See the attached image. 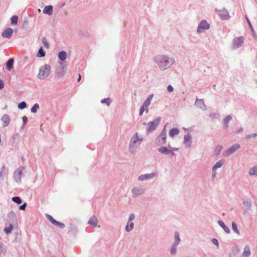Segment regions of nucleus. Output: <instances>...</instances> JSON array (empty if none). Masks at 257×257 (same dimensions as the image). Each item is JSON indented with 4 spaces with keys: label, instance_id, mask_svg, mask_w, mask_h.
<instances>
[{
    "label": "nucleus",
    "instance_id": "f257e3e1",
    "mask_svg": "<svg viewBox=\"0 0 257 257\" xmlns=\"http://www.w3.org/2000/svg\"><path fill=\"white\" fill-rule=\"evenodd\" d=\"M158 68L165 71L170 68L175 63V58L167 54H159L155 56L153 59Z\"/></svg>",
    "mask_w": 257,
    "mask_h": 257
},
{
    "label": "nucleus",
    "instance_id": "f03ea898",
    "mask_svg": "<svg viewBox=\"0 0 257 257\" xmlns=\"http://www.w3.org/2000/svg\"><path fill=\"white\" fill-rule=\"evenodd\" d=\"M143 141L142 136H139L138 133H135L133 135L130 141L128 151L131 154H135L137 152V149L142 144Z\"/></svg>",
    "mask_w": 257,
    "mask_h": 257
},
{
    "label": "nucleus",
    "instance_id": "7ed1b4c3",
    "mask_svg": "<svg viewBox=\"0 0 257 257\" xmlns=\"http://www.w3.org/2000/svg\"><path fill=\"white\" fill-rule=\"evenodd\" d=\"M50 72V66L48 64H45L40 68L37 77L40 80L46 79L49 76Z\"/></svg>",
    "mask_w": 257,
    "mask_h": 257
},
{
    "label": "nucleus",
    "instance_id": "20e7f679",
    "mask_svg": "<svg viewBox=\"0 0 257 257\" xmlns=\"http://www.w3.org/2000/svg\"><path fill=\"white\" fill-rule=\"evenodd\" d=\"M161 117L160 116L157 117L153 121H150L148 123V128H147V132L150 134L154 132L159 125L161 121Z\"/></svg>",
    "mask_w": 257,
    "mask_h": 257
},
{
    "label": "nucleus",
    "instance_id": "39448f33",
    "mask_svg": "<svg viewBox=\"0 0 257 257\" xmlns=\"http://www.w3.org/2000/svg\"><path fill=\"white\" fill-rule=\"evenodd\" d=\"M167 140V132L166 126L162 130L160 134L156 138L155 142L158 146L163 145Z\"/></svg>",
    "mask_w": 257,
    "mask_h": 257
},
{
    "label": "nucleus",
    "instance_id": "423d86ee",
    "mask_svg": "<svg viewBox=\"0 0 257 257\" xmlns=\"http://www.w3.org/2000/svg\"><path fill=\"white\" fill-rule=\"evenodd\" d=\"M240 148V146L239 144L236 143L232 145L231 147L226 150L223 153V155L224 157H227L231 155L234 153L237 150Z\"/></svg>",
    "mask_w": 257,
    "mask_h": 257
},
{
    "label": "nucleus",
    "instance_id": "0eeeda50",
    "mask_svg": "<svg viewBox=\"0 0 257 257\" xmlns=\"http://www.w3.org/2000/svg\"><path fill=\"white\" fill-rule=\"evenodd\" d=\"M210 28V24L205 20H202L198 24L197 33L201 34L204 32L205 30H207Z\"/></svg>",
    "mask_w": 257,
    "mask_h": 257
},
{
    "label": "nucleus",
    "instance_id": "6e6552de",
    "mask_svg": "<svg viewBox=\"0 0 257 257\" xmlns=\"http://www.w3.org/2000/svg\"><path fill=\"white\" fill-rule=\"evenodd\" d=\"M244 41L243 36L236 37L232 40V47L233 49H236L241 47Z\"/></svg>",
    "mask_w": 257,
    "mask_h": 257
},
{
    "label": "nucleus",
    "instance_id": "1a4fd4ad",
    "mask_svg": "<svg viewBox=\"0 0 257 257\" xmlns=\"http://www.w3.org/2000/svg\"><path fill=\"white\" fill-rule=\"evenodd\" d=\"M215 11L217 13L220 19L222 20H229L230 16L228 11L225 9H215Z\"/></svg>",
    "mask_w": 257,
    "mask_h": 257
},
{
    "label": "nucleus",
    "instance_id": "9d476101",
    "mask_svg": "<svg viewBox=\"0 0 257 257\" xmlns=\"http://www.w3.org/2000/svg\"><path fill=\"white\" fill-rule=\"evenodd\" d=\"M132 197L133 198H137L144 194L145 192V189L140 186H136L132 189Z\"/></svg>",
    "mask_w": 257,
    "mask_h": 257
},
{
    "label": "nucleus",
    "instance_id": "9b49d317",
    "mask_svg": "<svg viewBox=\"0 0 257 257\" xmlns=\"http://www.w3.org/2000/svg\"><path fill=\"white\" fill-rule=\"evenodd\" d=\"M60 67L56 70V74L59 77H62L66 73L67 66L66 65H64L62 62L60 63Z\"/></svg>",
    "mask_w": 257,
    "mask_h": 257
},
{
    "label": "nucleus",
    "instance_id": "f8f14e48",
    "mask_svg": "<svg viewBox=\"0 0 257 257\" xmlns=\"http://www.w3.org/2000/svg\"><path fill=\"white\" fill-rule=\"evenodd\" d=\"M225 163V160L224 159H221L219 161L217 162L212 167V177H214L216 175V170L222 167L223 164Z\"/></svg>",
    "mask_w": 257,
    "mask_h": 257
},
{
    "label": "nucleus",
    "instance_id": "ddd939ff",
    "mask_svg": "<svg viewBox=\"0 0 257 257\" xmlns=\"http://www.w3.org/2000/svg\"><path fill=\"white\" fill-rule=\"evenodd\" d=\"M192 136L189 134L188 133L184 136V144L186 147L190 148L192 144Z\"/></svg>",
    "mask_w": 257,
    "mask_h": 257
},
{
    "label": "nucleus",
    "instance_id": "4468645a",
    "mask_svg": "<svg viewBox=\"0 0 257 257\" xmlns=\"http://www.w3.org/2000/svg\"><path fill=\"white\" fill-rule=\"evenodd\" d=\"M158 151L162 154L166 155H174V153L173 152V150H170L166 147H161L158 149Z\"/></svg>",
    "mask_w": 257,
    "mask_h": 257
},
{
    "label": "nucleus",
    "instance_id": "2eb2a0df",
    "mask_svg": "<svg viewBox=\"0 0 257 257\" xmlns=\"http://www.w3.org/2000/svg\"><path fill=\"white\" fill-rule=\"evenodd\" d=\"M13 32V30L12 28H7L2 33V36L3 38L10 39L12 37Z\"/></svg>",
    "mask_w": 257,
    "mask_h": 257
},
{
    "label": "nucleus",
    "instance_id": "dca6fc26",
    "mask_svg": "<svg viewBox=\"0 0 257 257\" xmlns=\"http://www.w3.org/2000/svg\"><path fill=\"white\" fill-rule=\"evenodd\" d=\"M195 105L197 106V107L200 108L201 109L205 111L207 109V107L206 105H205L203 99H199L198 98H196L195 102Z\"/></svg>",
    "mask_w": 257,
    "mask_h": 257
},
{
    "label": "nucleus",
    "instance_id": "f3484780",
    "mask_svg": "<svg viewBox=\"0 0 257 257\" xmlns=\"http://www.w3.org/2000/svg\"><path fill=\"white\" fill-rule=\"evenodd\" d=\"M243 204L245 207V209L244 210L243 213L244 214L248 213L251 206V201L249 199H246L243 200Z\"/></svg>",
    "mask_w": 257,
    "mask_h": 257
},
{
    "label": "nucleus",
    "instance_id": "a211bd4d",
    "mask_svg": "<svg viewBox=\"0 0 257 257\" xmlns=\"http://www.w3.org/2000/svg\"><path fill=\"white\" fill-rule=\"evenodd\" d=\"M1 121L3 122V127L8 126L10 122V118L8 114H4L1 118Z\"/></svg>",
    "mask_w": 257,
    "mask_h": 257
},
{
    "label": "nucleus",
    "instance_id": "6ab92c4d",
    "mask_svg": "<svg viewBox=\"0 0 257 257\" xmlns=\"http://www.w3.org/2000/svg\"><path fill=\"white\" fill-rule=\"evenodd\" d=\"M53 12V7L51 5L47 6L45 7L44 10H43V13L44 14L48 15L49 16L52 15Z\"/></svg>",
    "mask_w": 257,
    "mask_h": 257
},
{
    "label": "nucleus",
    "instance_id": "aec40b11",
    "mask_svg": "<svg viewBox=\"0 0 257 257\" xmlns=\"http://www.w3.org/2000/svg\"><path fill=\"white\" fill-rule=\"evenodd\" d=\"M218 225L222 228L224 231L227 234H229L230 233V229L228 226H227L221 220L218 221Z\"/></svg>",
    "mask_w": 257,
    "mask_h": 257
},
{
    "label": "nucleus",
    "instance_id": "412c9836",
    "mask_svg": "<svg viewBox=\"0 0 257 257\" xmlns=\"http://www.w3.org/2000/svg\"><path fill=\"white\" fill-rule=\"evenodd\" d=\"M88 223L92 225L94 227H96L98 223V220L97 218L95 216H91L88 222Z\"/></svg>",
    "mask_w": 257,
    "mask_h": 257
},
{
    "label": "nucleus",
    "instance_id": "4be33fe9",
    "mask_svg": "<svg viewBox=\"0 0 257 257\" xmlns=\"http://www.w3.org/2000/svg\"><path fill=\"white\" fill-rule=\"evenodd\" d=\"M180 241L181 239L180 238L179 233L178 232H175L174 233V241L172 245L178 246L180 242Z\"/></svg>",
    "mask_w": 257,
    "mask_h": 257
},
{
    "label": "nucleus",
    "instance_id": "5701e85b",
    "mask_svg": "<svg viewBox=\"0 0 257 257\" xmlns=\"http://www.w3.org/2000/svg\"><path fill=\"white\" fill-rule=\"evenodd\" d=\"M154 94H151L147 97V98L146 99V100L144 102L143 104V106H145L147 108L150 105L151 100L153 97Z\"/></svg>",
    "mask_w": 257,
    "mask_h": 257
},
{
    "label": "nucleus",
    "instance_id": "b1692460",
    "mask_svg": "<svg viewBox=\"0 0 257 257\" xmlns=\"http://www.w3.org/2000/svg\"><path fill=\"white\" fill-rule=\"evenodd\" d=\"M232 117L231 115H228L226 116L223 120V123L224 127L227 128L228 126L229 122L232 119Z\"/></svg>",
    "mask_w": 257,
    "mask_h": 257
},
{
    "label": "nucleus",
    "instance_id": "393cba45",
    "mask_svg": "<svg viewBox=\"0 0 257 257\" xmlns=\"http://www.w3.org/2000/svg\"><path fill=\"white\" fill-rule=\"evenodd\" d=\"M179 130L178 128H173L170 130L169 133V136L171 138H174V136L179 134Z\"/></svg>",
    "mask_w": 257,
    "mask_h": 257
},
{
    "label": "nucleus",
    "instance_id": "a878e982",
    "mask_svg": "<svg viewBox=\"0 0 257 257\" xmlns=\"http://www.w3.org/2000/svg\"><path fill=\"white\" fill-rule=\"evenodd\" d=\"M24 170L25 168L23 167H20L18 168L15 172V177H21L23 175Z\"/></svg>",
    "mask_w": 257,
    "mask_h": 257
},
{
    "label": "nucleus",
    "instance_id": "bb28decb",
    "mask_svg": "<svg viewBox=\"0 0 257 257\" xmlns=\"http://www.w3.org/2000/svg\"><path fill=\"white\" fill-rule=\"evenodd\" d=\"M250 255V248L248 245L245 246L243 252L242 254V257H249Z\"/></svg>",
    "mask_w": 257,
    "mask_h": 257
},
{
    "label": "nucleus",
    "instance_id": "cd10ccee",
    "mask_svg": "<svg viewBox=\"0 0 257 257\" xmlns=\"http://www.w3.org/2000/svg\"><path fill=\"white\" fill-rule=\"evenodd\" d=\"M134 222H130V223H128V221H127L125 227V230L127 232L132 231L134 228Z\"/></svg>",
    "mask_w": 257,
    "mask_h": 257
},
{
    "label": "nucleus",
    "instance_id": "c85d7f7f",
    "mask_svg": "<svg viewBox=\"0 0 257 257\" xmlns=\"http://www.w3.org/2000/svg\"><path fill=\"white\" fill-rule=\"evenodd\" d=\"M223 147L220 145H217L214 150V154L215 156H218L220 154L221 150L222 149Z\"/></svg>",
    "mask_w": 257,
    "mask_h": 257
},
{
    "label": "nucleus",
    "instance_id": "c756f323",
    "mask_svg": "<svg viewBox=\"0 0 257 257\" xmlns=\"http://www.w3.org/2000/svg\"><path fill=\"white\" fill-rule=\"evenodd\" d=\"M14 60L13 58L9 59L7 62L6 67L9 70H11L13 67Z\"/></svg>",
    "mask_w": 257,
    "mask_h": 257
},
{
    "label": "nucleus",
    "instance_id": "7c9ffc66",
    "mask_svg": "<svg viewBox=\"0 0 257 257\" xmlns=\"http://www.w3.org/2000/svg\"><path fill=\"white\" fill-rule=\"evenodd\" d=\"M67 54L64 51H62L58 54V58L61 61H64L66 59Z\"/></svg>",
    "mask_w": 257,
    "mask_h": 257
},
{
    "label": "nucleus",
    "instance_id": "2f4dec72",
    "mask_svg": "<svg viewBox=\"0 0 257 257\" xmlns=\"http://www.w3.org/2000/svg\"><path fill=\"white\" fill-rule=\"evenodd\" d=\"M248 174L250 176L257 175V165L252 167L249 170Z\"/></svg>",
    "mask_w": 257,
    "mask_h": 257
},
{
    "label": "nucleus",
    "instance_id": "473e14b6",
    "mask_svg": "<svg viewBox=\"0 0 257 257\" xmlns=\"http://www.w3.org/2000/svg\"><path fill=\"white\" fill-rule=\"evenodd\" d=\"M46 52L43 49L42 47H41L39 49L38 52L37 54L38 57H43L45 56Z\"/></svg>",
    "mask_w": 257,
    "mask_h": 257
},
{
    "label": "nucleus",
    "instance_id": "72a5a7b5",
    "mask_svg": "<svg viewBox=\"0 0 257 257\" xmlns=\"http://www.w3.org/2000/svg\"><path fill=\"white\" fill-rule=\"evenodd\" d=\"M8 174V171L6 168L5 166H3L0 171V177H4L7 176Z\"/></svg>",
    "mask_w": 257,
    "mask_h": 257
},
{
    "label": "nucleus",
    "instance_id": "f704fd0d",
    "mask_svg": "<svg viewBox=\"0 0 257 257\" xmlns=\"http://www.w3.org/2000/svg\"><path fill=\"white\" fill-rule=\"evenodd\" d=\"M233 231L238 235H240V232L237 229V225L234 222H232L231 224Z\"/></svg>",
    "mask_w": 257,
    "mask_h": 257
},
{
    "label": "nucleus",
    "instance_id": "c9c22d12",
    "mask_svg": "<svg viewBox=\"0 0 257 257\" xmlns=\"http://www.w3.org/2000/svg\"><path fill=\"white\" fill-rule=\"evenodd\" d=\"M245 19L246 20V21H247V24L248 25L249 28V29L250 30V31L251 32L252 35H254L255 34V32L254 31L253 27H252V25H251V24L249 19L248 18V17L246 16H245Z\"/></svg>",
    "mask_w": 257,
    "mask_h": 257
},
{
    "label": "nucleus",
    "instance_id": "e433bc0d",
    "mask_svg": "<svg viewBox=\"0 0 257 257\" xmlns=\"http://www.w3.org/2000/svg\"><path fill=\"white\" fill-rule=\"evenodd\" d=\"M39 109V105L38 103H35L31 109L32 113H36Z\"/></svg>",
    "mask_w": 257,
    "mask_h": 257
},
{
    "label": "nucleus",
    "instance_id": "4c0bfd02",
    "mask_svg": "<svg viewBox=\"0 0 257 257\" xmlns=\"http://www.w3.org/2000/svg\"><path fill=\"white\" fill-rule=\"evenodd\" d=\"M18 17L17 16H13L11 19V23L12 25H17L18 23Z\"/></svg>",
    "mask_w": 257,
    "mask_h": 257
},
{
    "label": "nucleus",
    "instance_id": "58836bf2",
    "mask_svg": "<svg viewBox=\"0 0 257 257\" xmlns=\"http://www.w3.org/2000/svg\"><path fill=\"white\" fill-rule=\"evenodd\" d=\"M54 225L56 226L57 227L60 228H64L65 226V224L62 222H59L58 221H55V223H54Z\"/></svg>",
    "mask_w": 257,
    "mask_h": 257
},
{
    "label": "nucleus",
    "instance_id": "ea45409f",
    "mask_svg": "<svg viewBox=\"0 0 257 257\" xmlns=\"http://www.w3.org/2000/svg\"><path fill=\"white\" fill-rule=\"evenodd\" d=\"M177 246H175L173 245H172L171 249H170V253L172 255H175L177 253Z\"/></svg>",
    "mask_w": 257,
    "mask_h": 257
},
{
    "label": "nucleus",
    "instance_id": "a19ab883",
    "mask_svg": "<svg viewBox=\"0 0 257 257\" xmlns=\"http://www.w3.org/2000/svg\"><path fill=\"white\" fill-rule=\"evenodd\" d=\"M101 102L103 104L105 103L107 106H109L110 103L111 102L110 98L108 97L107 98L103 99L101 100Z\"/></svg>",
    "mask_w": 257,
    "mask_h": 257
},
{
    "label": "nucleus",
    "instance_id": "79ce46f5",
    "mask_svg": "<svg viewBox=\"0 0 257 257\" xmlns=\"http://www.w3.org/2000/svg\"><path fill=\"white\" fill-rule=\"evenodd\" d=\"M12 229L13 225L11 224L9 227L4 228V231L6 234H9L12 232Z\"/></svg>",
    "mask_w": 257,
    "mask_h": 257
},
{
    "label": "nucleus",
    "instance_id": "37998d69",
    "mask_svg": "<svg viewBox=\"0 0 257 257\" xmlns=\"http://www.w3.org/2000/svg\"><path fill=\"white\" fill-rule=\"evenodd\" d=\"M12 200L14 202L17 203L18 204H20L22 203V200L20 198V197L16 196L12 198Z\"/></svg>",
    "mask_w": 257,
    "mask_h": 257
},
{
    "label": "nucleus",
    "instance_id": "c03bdc74",
    "mask_svg": "<svg viewBox=\"0 0 257 257\" xmlns=\"http://www.w3.org/2000/svg\"><path fill=\"white\" fill-rule=\"evenodd\" d=\"M158 174L156 172H153L150 174H147L145 175H142L140 177H155L156 176H157Z\"/></svg>",
    "mask_w": 257,
    "mask_h": 257
},
{
    "label": "nucleus",
    "instance_id": "a18cd8bd",
    "mask_svg": "<svg viewBox=\"0 0 257 257\" xmlns=\"http://www.w3.org/2000/svg\"><path fill=\"white\" fill-rule=\"evenodd\" d=\"M26 106H27V104L25 101H22L18 104V108L20 109H23L26 108Z\"/></svg>",
    "mask_w": 257,
    "mask_h": 257
},
{
    "label": "nucleus",
    "instance_id": "49530a36",
    "mask_svg": "<svg viewBox=\"0 0 257 257\" xmlns=\"http://www.w3.org/2000/svg\"><path fill=\"white\" fill-rule=\"evenodd\" d=\"M135 217H136V215L134 213H131L129 215L128 218L127 219V221H128V223H130V222H133V221L135 219Z\"/></svg>",
    "mask_w": 257,
    "mask_h": 257
},
{
    "label": "nucleus",
    "instance_id": "de8ad7c7",
    "mask_svg": "<svg viewBox=\"0 0 257 257\" xmlns=\"http://www.w3.org/2000/svg\"><path fill=\"white\" fill-rule=\"evenodd\" d=\"M255 137H257V133H254V134H251L250 135H248L246 136V139L249 140L251 138H254Z\"/></svg>",
    "mask_w": 257,
    "mask_h": 257
},
{
    "label": "nucleus",
    "instance_id": "09e8293b",
    "mask_svg": "<svg viewBox=\"0 0 257 257\" xmlns=\"http://www.w3.org/2000/svg\"><path fill=\"white\" fill-rule=\"evenodd\" d=\"M47 218L49 219V220L52 223L54 224V223H55L56 220H55L53 217L50 215H47Z\"/></svg>",
    "mask_w": 257,
    "mask_h": 257
},
{
    "label": "nucleus",
    "instance_id": "8fccbe9b",
    "mask_svg": "<svg viewBox=\"0 0 257 257\" xmlns=\"http://www.w3.org/2000/svg\"><path fill=\"white\" fill-rule=\"evenodd\" d=\"M147 108L145 107V106L142 105V106L140 108V111H139V115H142L144 111L145 110V109H146Z\"/></svg>",
    "mask_w": 257,
    "mask_h": 257
},
{
    "label": "nucleus",
    "instance_id": "3c124183",
    "mask_svg": "<svg viewBox=\"0 0 257 257\" xmlns=\"http://www.w3.org/2000/svg\"><path fill=\"white\" fill-rule=\"evenodd\" d=\"M42 42H43V45L45 47H49V43H48L47 39L45 38H43Z\"/></svg>",
    "mask_w": 257,
    "mask_h": 257
},
{
    "label": "nucleus",
    "instance_id": "603ef678",
    "mask_svg": "<svg viewBox=\"0 0 257 257\" xmlns=\"http://www.w3.org/2000/svg\"><path fill=\"white\" fill-rule=\"evenodd\" d=\"M212 242L213 244L216 245L217 247L219 246V242L216 238H213L212 240Z\"/></svg>",
    "mask_w": 257,
    "mask_h": 257
},
{
    "label": "nucleus",
    "instance_id": "864d4df0",
    "mask_svg": "<svg viewBox=\"0 0 257 257\" xmlns=\"http://www.w3.org/2000/svg\"><path fill=\"white\" fill-rule=\"evenodd\" d=\"M23 125H25L28 122V118L26 116H24L22 117Z\"/></svg>",
    "mask_w": 257,
    "mask_h": 257
},
{
    "label": "nucleus",
    "instance_id": "5fc2aeb1",
    "mask_svg": "<svg viewBox=\"0 0 257 257\" xmlns=\"http://www.w3.org/2000/svg\"><path fill=\"white\" fill-rule=\"evenodd\" d=\"M173 87L172 86V85H169L167 86V90L169 92H171L173 91Z\"/></svg>",
    "mask_w": 257,
    "mask_h": 257
},
{
    "label": "nucleus",
    "instance_id": "6e6d98bb",
    "mask_svg": "<svg viewBox=\"0 0 257 257\" xmlns=\"http://www.w3.org/2000/svg\"><path fill=\"white\" fill-rule=\"evenodd\" d=\"M27 204L26 203H24L23 205L20 206L19 208L20 210H24L26 207Z\"/></svg>",
    "mask_w": 257,
    "mask_h": 257
},
{
    "label": "nucleus",
    "instance_id": "4d7b16f0",
    "mask_svg": "<svg viewBox=\"0 0 257 257\" xmlns=\"http://www.w3.org/2000/svg\"><path fill=\"white\" fill-rule=\"evenodd\" d=\"M4 87V83L3 81L0 79V89H2Z\"/></svg>",
    "mask_w": 257,
    "mask_h": 257
},
{
    "label": "nucleus",
    "instance_id": "13d9d810",
    "mask_svg": "<svg viewBox=\"0 0 257 257\" xmlns=\"http://www.w3.org/2000/svg\"><path fill=\"white\" fill-rule=\"evenodd\" d=\"M168 146L171 149L170 150H173V152L174 151H178V148H172L170 146V145H168Z\"/></svg>",
    "mask_w": 257,
    "mask_h": 257
},
{
    "label": "nucleus",
    "instance_id": "bf43d9fd",
    "mask_svg": "<svg viewBox=\"0 0 257 257\" xmlns=\"http://www.w3.org/2000/svg\"><path fill=\"white\" fill-rule=\"evenodd\" d=\"M242 131H243V128L241 127L237 131H236L235 133L237 134V133H241Z\"/></svg>",
    "mask_w": 257,
    "mask_h": 257
},
{
    "label": "nucleus",
    "instance_id": "052dcab7",
    "mask_svg": "<svg viewBox=\"0 0 257 257\" xmlns=\"http://www.w3.org/2000/svg\"><path fill=\"white\" fill-rule=\"evenodd\" d=\"M148 178H142V177H141V178H139V180H141V181H143V180H145L147 179Z\"/></svg>",
    "mask_w": 257,
    "mask_h": 257
},
{
    "label": "nucleus",
    "instance_id": "680f3d73",
    "mask_svg": "<svg viewBox=\"0 0 257 257\" xmlns=\"http://www.w3.org/2000/svg\"><path fill=\"white\" fill-rule=\"evenodd\" d=\"M21 178H16V181L18 183H20L21 182Z\"/></svg>",
    "mask_w": 257,
    "mask_h": 257
},
{
    "label": "nucleus",
    "instance_id": "e2e57ef3",
    "mask_svg": "<svg viewBox=\"0 0 257 257\" xmlns=\"http://www.w3.org/2000/svg\"><path fill=\"white\" fill-rule=\"evenodd\" d=\"M10 215L13 216V217L16 216L15 213L13 211L10 213Z\"/></svg>",
    "mask_w": 257,
    "mask_h": 257
},
{
    "label": "nucleus",
    "instance_id": "0e129e2a",
    "mask_svg": "<svg viewBox=\"0 0 257 257\" xmlns=\"http://www.w3.org/2000/svg\"><path fill=\"white\" fill-rule=\"evenodd\" d=\"M81 80V75L80 74H79L78 78L77 79V81L79 82Z\"/></svg>",
    "mask_w": 257,
    "mask_h": 257
}]
</instances>
